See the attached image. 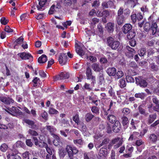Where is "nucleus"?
I'll list each match as a JSON object with an SVG mask.
<instances>
[{
    "instance_id": "obj_33",
    "label": "nucleus",
    "mask_w": 159,
    "mask_h": 159,
    "mask_svg": "<svg viewBox=\"0 0 159 159\" xmlns=\"http://www.w3.org/2000/svg\"><path fill=\"white\" fill-rule=\"evenodd\" d=\"M40 116L45 120H48V114L47 112L44 110H42Z\"/></svg>"
},
{
    "instance_id": "obj_14",
    "label": "nucleus",
    "mask_w": 159,
    "mask_h": 159,
    "mask_svg": "<svg viewBox=\"0 0 159 159\" xmlns=\"http://www.w3.org/2000/svg\"><path fill=\"white\" fill-rule=\"evenodd\" d=\"M107 149L106 148L103 147L100 149L98 155L100 157L105 158L107 157Z\"/></svg>"
},
{
    "instance_id": "obj_26",
    "label": "nucleus",
    "mask_w": 159,
    "mask_h": 159,
    "mask_svg": "<svg viewBox=\"0 0 159 159\" xmlns=\"http://www.w3.org/2000/svg\"><path fill=\"white\" fill-rule=\"evenodd\" d=\"M24 39V38L22 36L16 39L13 43L14 48H15L16 46L18 44H21L23 42Z\"/></svg>"
},
{
    "instance_id": "obj_23",
    "label": "nucleus",
    "mask_w": 159,
    "mask_h": 159,
    "mask_svg": "<svg viewBox=\"0 0 159 159\" xmlns=\"http://www.w3.org/2000/svg\"><path fill=\"white\" fill-rule=\"evenodd\" d=\"M47 0H41L39 1L38 5H36L37 9L39 11H42V7H43Z\"/></svg>"
},
{
    "instance_id": "obj_63",
    "label": "nucleus",
    "mask_w": 159,
    "mask_h": 159,
    "mask_svg": "<svg viewBox=\"0 0 159 159\" xmlns=\"http://www.w3.org/2000/svg\"><path fill=\"white\" fill-rule=\"evenodd\" d=\"M25 143L26 145L28 146L31 147L33 145V143L31 139H27Z\"/></svg>"
},
{
    "instance_id": "obj_52",
    "label": "nucleus",
    "mask_w": 159,
    "mask_h": 159,
    "mask_svg": "<svg viewBox=\"0 0 159 159\" xmlns=\"http://www.w3.org/2000/svg\"><path fill=\"white\" fill-rule=\"evenodd\" d=\"M92 112L94 113L97 114L99 113V110L98 108L95 106L91 108Z\"/></svg>"
},
{
    "instance_id": "obj_64",
    "label": "nucleus",
    "mask_w": 159,
    "mask_h": 159,
    "mask_svg": "<svg viewBox=\"0 0 159 159\" xmlns=\"http://www.w3.org/2000/svg\"><path fill=\"white\" fill-rule=\"evenodd\" d=\"M4 30L5 32H7V33H11L13 31V30L12 29H11L9 26L6 25L4 29Z\"/></svg>"
},
{
    "instance_id": "obj_53",
    "label": "nucleus",
    "mask_w": 159,
    "mask_h": 159,
    "mask_svg": "<svg viewBox=\"0 0 159 159\" xmlns=\"http://www.w3.org/2000/svg\"><path fill=\"white\" fill-rule=\"evenodd\" d=\"M155 53L154 50L152 48H150L148 50V57H149L150 56L152 55Z\"/></svg>"
},
{
    "instance_id": "obj_38",
    "label": "nucleus",
    "mask_w": 159,
    "mask_h": 159,
    "mask_svg": "<svg viewBox=\"0 0 159 159\" xmlns=\"http://www.w3.org/2000/svg\"><path fill=\"white\" fill-rule=\"evenodd\" d=\"M38 146L40 148L45 147L46 146H47V145L45 142L39 140L38 141Z\"/></svg>"
},
{
    "instance_id": "obj_49",
    "label": "nucleus",
    "mask_w": 159,
    "mask_h": 159,
    "mask_svg": "<svg viewBox=\"0 0 159 159\" xmlns=\"http://www.w3.org/2000/svg\"><path fill=\"white\" fill-rule=\"evenodd\" d=\"M84 87L85 89L89 91H91L92 89L90 84L86 83H85Z\"/></svg>"
},
{
    "instance_id": "obj_46",
    "label": "nucleus",
    "mask_w": 159,
    "mask_h": 159,
    "mask_svg": "<svg viewBox=\"0 0 159 159\" xmlns=\"http://www.w3.org/2000/svg\"><path fill=\"white\" fill-rule=\"evenodd\" d=\"M0 22L2 24L5 25L7 24L9 22V20L5 17H2L1 19Z\"/></svg>"
},
{
    "instance_id": "obj_30",
    "label": "nucleus",
    "mask_w": 159,
    "mask_h": 159,
    "mask_svg": "<svg viewBox=\"0 0 159 159\" xmlns=\"http://www.w3.org/2000/svg\"><path fill=\"white\" fill-rule=\"evenodd\" d=\"M144 30L146 32H148L151 30V23L149 22H146L144 25Z\"/></svg>"
},
{
    "instance_id": "obj_10",
    "label": "nucleus",
    "mask_w": 159,
    "mask_h": 159,
    "mask_svg": "<svg viewBox=\"0 0 159 159\" xmlns=\"http://www.w3.org/2000/svg\"><path fill=\"white\" fill-rule=\"evenodd\" d=\"M92 68L96 72H101L103 71V67L99 63H94L92 66Z\"/></svg>"
},
{
    "instance_id": "obj_61",
    "label": "nucleus",
    "mask_w": 159,
    "mask_h": 159,
    "mask_svg": "<svg viewBox=\"0 0 159 159\" xmlns=\"http://www.w3.org/2000/svg\"><path fill=\"white\" fill-rule=\"evenodd\" d=\"M28 15L26 13H24L22 14L20 16V19L21 20L23 21L28 18Z\"/></svg>"
},
{
    "instance_id": "obj_39",
    "label": "nucleus",
    "mask_w": 159,
    "mask_h": 159,
    "mask_svg": "<svg viewBox=\"0 0 159 159\" xmlns=\"http://www.w3.org/2000/svg\"><path fill=\"white\" fill-rule=\"evenodd\" d=\"M150 67L152 71H157L158 70L157 66L154 63H152L150 64Z\"/></svg>"
},
{
    "instance_id": "obj_45",
    "label": "nucleus",
    "mask_w": 159,
    "mask_h": 159,
    "mask_svg": "<svg viewBox=\"0 0 159 159\" xmlns=\"http://www.w3.org/2000/svg\"><path fill=\"white\" fill-rule=\"evenodd\" d=\"M116 78L119 79L121 78L124 75L123 72L121 70L118 71L116 73Z\"/></svg>"
},
{
    "instance_id": "obj_11",
    "label": "nucleus",
    "mask_w": 159,
    "mask_h": 159,
    "mask_svg": "<svg viewBox=\"0 0 159 159\" xmlns=\"http://www.w3.org/2000/svg\"><path fill=\"white\" fill-rule=\"evenodd\" d=\"M121 129V124L119 121H116L113 125L112 130L115 133H118Z\"/></svg>"
},
{
    "instance_id": "obj_19",
    "label": "nucleus",
    "mask_w": 159,
    "mask_h": 159,
    "mask_svg": "<svg viewBox=\"0 0 159 159\" xmlns=\"http://www.w3.org/2000/svg\"><path fill=\"white\" fill-rule=\"evenodd\" d=\"M157 25L156 22L152 21V25H151V30L152 31V34L153 35L155 34L157 31Z\"/></svg>"
},
{
    "instance_id": "obj_17",
    "label": "nucleus",
    "mask_w": 159,
    "mask_h": 159,
    "mask_svg": "<svg viewBox=\"0 0 159 159\" xmlns=\"http://www.w3.org/2000/svg\"><path fill=\"white\" fill-rule=\"evenodd\" d=\"M107 72L109 76H115L116 73V70L114 67L109 68L107 69Z\"/></svg>"
},
{
    "instance_id": "obj_4",
    "label": "nucleus",
    "mask_w": 159,
    "mask_h": 159,
    "mask_svg": "<svg viewBox=\"0 0 159 159\" xmlns=\"http://www.w3.org/2000/svg\"><path fill=\"white\" fill-rule=\"evenodd\" d=\"M131 19L133 24H135L137 20L139 21L143 18V16L140 12L137 13V14H132L131 16Z\"/></svg>"
},
{
    "instance_id": "obj_1",
    "label": "nucleus",
    "mask_w": 159,
    "mask_h": 159,
    "mask_svg": "<svg viewBox=\"0 0 159 159\" xmlns=\"http://www.w3.org/2000/svg\"><path fill=\"white\" fill-rule=\"evenodd\" d=\"M70 159H77L73 157V155L76 154L79 152L78 150L75 147H72L70 145H67L66 148Z\"/></svg>"
},
{
    "instance_id": "obj_13",
    "label": "nucleus",
    "mask_w": 159,
    "mask_h": 159,
    "mask_svg": "<svg viewBox=\"0 0 159 159\" xmlns=\"http://www.w3.org/2000/svg\"><path fill=\"white\" fill-rule=\"evenodd\" d=\"M105 28L108 33H112L115 29V24L111 22H108Z\"/></svg>"
},
{
    "instance_id": "obj_57",
    "label": "nucleus",
    "mask_w": 159,
    "mask_h": 159,
    "mask_svg": "<svg viewBox=\"0 0 159 159\" xmlns=\"http://www.w3.org/2000/svg\"><path fill=\"white\" fill-rule=\"evenodd\" d=\"M136 44V41L134 39H130V45L132 47H134Z\"/></svg>"
},
{
    "instance_id": "obj_15",
    "label": "nucleus",
    "mask_w": 159,
    "mask_h": 159,
    "mask_svg": "<svg viewBox=\"0 0 159 159\" xmlns=\"http://www.w3.org/2000/svg\"><path fill=\"white\" fill-rule=\"evenodd\" d=\"M45 128L47 131L51 135L53 136L55 135H56L55 134L56 131V129L53 126L46 125Z\"/></svg>"
},
{
    "instance_id": "obj_6",
    "label": "nucleus",
    "mask_w": 159,
    "mask_h": 159,
    "mask_svg": "<svg viewBox=\"0 0 159 159\" xmlns=\"http://www.w3.org/2000/svg\"><path fill=\"white\" fill-rule=\"evenodd\" d=\"M67 57L66 53H61L59 55L58 61L62 66L66 64L67 61Z\"/></svg>"
},
{
    "instance_id": "obj_3",
    "label": "nucleus",
    "mask_w": 159,
    "mask_h": 159,
    "mask_svg": "<svg viewBox=\"0 0 159 159\" xmlns=\"http://www.w3.org/2000/svg\"><path fill=\"white\" fill-rule=\"evenodd\" d=\"M17 55L19 56L22 59L24 60H26L30 59L31 61H32L33 60V57L31 54L29 53H26L25 52H22L19 53Z\"/></svg>"
},
{
    "instance_id": "obj_51",
    "label": "nucleus",
    "mask_w": 159,
    "mask_h": 159,
    "mask_svg": "<svg viewBox=\"0 0 159 159\" xmlns=\"http://www.w3.org/2000/svg\"><path fill=\"white\" fill-rule=\"evenodd\" d=\"M122 119L123 125L124 126L126 125L129 121L128 118L125 116H123Z\"/></svg>"
},
{
    "instance_id": "obj_40",
    "label": "nucleus",
    "mask_w": 159,
    "mask_h": 159,
    "mask_svg": "<svg viewBox=\"0 0 159 159\" xmlns=\"http://www.w3.org/2000/svg\"><path fill=\"white\" fill-rule=\"evenodd\" d=\"M132 25L130 24V39L134 38L136 35V33L135 31L131 30L130 29H132Z\"/></svg>"
},
{
    "instance_id": "obj_36",
    "label": "nucleus",
    "mask_w": 159,
    "mask_h": 159,
    "mask_svg": "<svg viewBox=\"0 0 159 159\" xmlns=\"http://www.w3.org/2000/svg\"><path fill=\"white\" fill-rule=\"evenodd\" d=\"M149 139L151 141L155 142L157 141V137L155 134H152L150 135Z\"/></svg>"
},
{
    "instance_id": "obj_2",
    "label": "nucleus",
    "mask_w": 159,
    "mask_h": 159,
    "mask_svg": "<svg viewBox=\"0 0 159 159\" xmlns=\"http://www.w3.org/2000/svg\"><path fill=\"white\" fill-rule=\"evenodd\" d=\"M107 42L108 46L113 50L118 49L120 45L119 42L115 40L114 38L111 37L107 38Z\"/></svg>"
},
{
    "instance_id": "obj_16",
    "label": "nucleus",
    "mask_w": 159,
    "mask_h": 159,
    "mask_svg": "<svg viewBox=\"0 0 159 159\" xmlns=\"http://www.w3.org/2000/svg\"><path fill=\"white\" fill-rule=\"evenodd\" d=\"M53 137L54 138V140L53 141V143L54 145L58 148L60 147L61 146L60 143H61L60 137L57 134L55 135Z\"/></svg>"
},
{
    "instance_id": "obj_55",
    "label": "nucleus",
    "mask_w": 159,
    "mask_h": 159,
    "mask_svg": "<svg viewBox=\"0 0 159 159\" xmlns=\"http://www.w3.org/2000/svg\"><path fill=\"white\" fill-rule=\"evenodd\" d=\"M122 112L123 116H127L129 114V109L128 108H124Z\"/></svg>"
},
{
    "instance_id": "obj_24",
    "label": "nucleus",
    "mask_w": 159,
    "mask_h": 159,
    "mask_svg": "<svg viewBox=\"0 0 159 159\" xmlns=\"http://www.w3.org/2000/svg\"><path fill=\"white\" fill-rule=\"evenodd\" d=\"M107 120L111 124L115 123L117 120L116 117L113 115H109L107 117Z\"/></svg>"
},
{
    "instance_id": "obj_31",
    "label": "nucleus",
    "mask_w": 159,
    "mask_h": 159,
    "mask_svg": "<svg viewBox=\"0 0 159 159\" xmlns=\"http://www.w3.org/2000/svg\"><path fill=\"white\" fill-rule=\"evenodd\" d=\"M16 108L15 107H12L11 108L8 109L9 111L6 110V111L10 114H11L12 115H15L16 111Z\"/></svg>"
},
{
    "instance_id": "obj_47",
    "label": "nucleus",
    "mask_w": 159,
    "mask_h": 159,
    "mask_svg": "<svg viewBox=\"0 0 159 159\" xmlns=\"http://www.w3.org/2000/svg\"><path fill=\"white\" fill-rule=\"evenodd\" d=\"M145 96V94L143 93H136L135 94V97L136 98H139L143 99H144Z\"/></svg>"
},
{
    "instance_id": "obj_50",
    "label": "nucleus",
    "mask_w": 159,
    "mask_h": 159,
    "mask_svg": "<svg viewBox=\"0 0 159 159\" xmlns=\"http://www.w3.org/2000/svg\"><path fill=\"white\" fill-rule=\"evenodd\" d=\"M55 5L53 4L51 7L50 10L48 11V14L49 15L52 14L54 13V11H55Z\"/></svg>"
},
{
    "instance_id": "obj_41",
    "label": "nucleus",
    "mask_w": 159,
    "mask_h": 159,
    "mask_svg": "<svg viewBox=\"0 0 159 159\" xmlns=\"http://www.w3.org/2000/svg\"><path fill=\"white\" fill-rule=\"evenodd\" d=\"M8 146L6 143L2 144L0 147V149L2 151L5 152L8 149Z\"/></svg>"
},
{
    "instance_id": "obj_54",
    "label": "nucleus",
    "mask_w": 159,
    "mask_h": 159,
    "mask_svg": "<svg viewBox=\"0 0 159 159\" xmlns=\"http://www.w3.org/2000/svg\"><path fill=\"white\" fill-rule=\"evenodd\" d=\"M123 8L122 7H120L118 10L117 12V15L116 16H124L123 15Z\"/></svg>"
},
{
    "instance_id": "obj_43",
    "label": "nucleus",
    "mask_w": 159,
    "mask_h": 159,
    "mask_svg": "<svg viewBox=\"0 0 159 159\" xmlns=\"http://www.w3.org/2000/svg\"><path fill=\"white\" fill-rule=\"evenodd\" d=\"M142 107V105H140L139 107V111L141 114L144 115H147L148 114V113H146L145 109L143 108Z\"/></svg>"
},
{
    "instance_id": "obj_8",
    "label": "nucleus",
    "mask_w": 159,
    "mask_h": 159,
    "mask_svg": "<svg viewBox=\"0 0 159 159\" xmlns=\"http://www.w3.org/2000/svg\"><path fill=\"white\" fill-rule=\"evenodd\" d=\"M69 74L66 72H62L61 74L56 77V80H62L67 79L69 77Z\"/></svg>"
},
{
    "instance_id": "obj_7",
    "label": "nucleus",
    "mask_w": 159,
    "mask_h": 159,
    "mask_svg": "<svg viewBox=\"0 0 159 159\" xmlns=\"http://www.w3.org/2000/svg\"><path fill=\"white\" fill-rule=\"evenodd\" d=\"M6 154L7 159H22L20 156L12 151L7 152Z\"/></svg>"
},
{
    "instance_id": "obj_56",
    "label": "nucleus",
    "mask_w": 159,
    "mask_h": 159,
    "mask_svg": "<svg viewBox=\"0 0 159 159\" xmlns=\"http://www.w3.org/2000/svg\"><path fill=\"white\" fill-rule=\"evenodd\" d=\"M73 120L76 123H78L80 121L79 115L76 114L75 116L73 117Z\"/></svg>"
},
{
    "instance_id": "obj_37",
    "label": "nucleus",
    "mask_w": 159,
    "mask_h": 159,
    "mask_svg": "<svg viewBox=\"0 0 159 159\" xmlns=\"http://www.w3.org/2000/svg\"><path fill=\"white\" fill-rule=\"evenodd\" d=\"M40 81L39 79L37 77H35L32 80V82L34 83L33 86L34 87H37L38 84V82Z\"/></svg>"
},
{
    "instance_id": "obj_42",
    "label": "nucleus",
    "mask_w": 159,
    "mask_h": 159,
    "mask_svg": "<svg viewBox=\"0 0 159 159\" xmlns=\"http://www.w3.org/2000/svg\"><path fill=\"white\" fill-rule=\"evenodd\" d=\"M120 86L121 88H124L125 86V79L122 78L120 80Z\"/></svg>"
},
{
    "instance_id": "obj_34",
    "label": "nucleus",
    "mask_w": 159,
    "mask_h": 159,
    "mask_svg": "<svg viewBox=\"0 0 159 159\" xmlns=\"http://www.w3.org/2000/svg\"><path fill=\"white\" fill-rule=\"evenodd\" d=\"M48 113L50 114H57L59 112L56 109L52 107H49Z\"/></svg>"
},
{
    "instance_id": "obj_60",
    "label": "nucleus",
    "mask_w": 159,
    "mask_h": 159,
    "mask_svg": "<svg viewBox=\"0 0 159 159\" xmlns=\"http://www.w3.org/2000/svg\"><path fill=\"white\" fill-rule=\"evenodd\" d=\"M139 134V133L138 132H134L133 134H131V136H130V140H133V139H136L137 137L136 136V135H138Z\"/></svg>"
},
{
    "instance_id": "obj_21",
    "label": "nucleus",
    "mask_w": 159,
    "mask_h": 159,
    "mask_svg": "<svg viewBox=\"0 0 159 159\" xmlns=\"http://www.w3.org/2000/svg\"><path fill=\"white\" fill-rule=\"evenodd\" d=\"M48 60L47 56L45 54H43L38 59V62L40 64L45 63Z\"/></svg>"
},
{
    "instance_id": "obj_59",
    "label": "nucleus",
    "mask_w": 159,
    "mask_h": 159,
    "mask_svg": "<svg viewBox=\"0 0 159 159\" xmlns=\"http://www.w3.org/2000/svg\"><path fill=\"white\" fill-rule=\"evenodd\" d=\"M138 0H130V5L132 7H134L136 5Z\"/></svg>"
},
{
    "instance_id": "obj_29",
    "label": "nucleus",
    "mask_w": 159,
    "mask_h": 159,
    "mask_svg": "<svg viewBox=\"0 0 159 159\" xmlns=\"http://www.w3.org/2000/svg\"><path fill=\"white\" fill-rule=\"evenodd\" d=\"M94 117L93 115L91 112L88 113L86 114L85 116V119L87 122L90 121Z\"/></svg>"
},
{
    "instance_id": "obj_62",
    "label": "nucleus",
    "mask_w": 159,
    "mask_h": 159,
    "mask_svg": "<svg viewBox=\"0 0 159 159\" xmlns=\"http://www.w3.org/2000/svg\"><path fill=\"white\" fill-rule=\"evenodd\" d=\"M66 152L64 149H60L59 151V154L60 157H64L66 155Z\"/></svg>"
},
{
    "instance_id": "obj_35",
    "label": "nucleus",
    "mask_w": 159,
    "mask_h": 159,
    "mask_svg": "<svg viewBox=\"0 0 159 159\" xmlns=\"http://www.w3.org/2000/svg\"><path fill=\"white\" fill-rule=\"evenodd\" d=\"M146 49L145 48H142L139 51L138 53L140 57H142L146 54Z\"/></svg>"
},
{
    "instance_id": "obj_58",
    "label": "nucleus",
    "mask_w": 159,
    "mask_h": 159,
    "mask_svg": "<svg viewBox=\"0 0 159 159\" xmlns=\"http://www.w3.org/2000/svg\"><path fill=\"white\" fill-rule=\"evenodd\" d=\"M69 131V129H66L65 130H61L60 131L61 134L64 136L65 137H67V135L66 134V133H68Z\"/></svg>"
},
{
    "instance_id": "obj_48",
    "label": "nucleus",
    "mask_w": 159,
    "mask_h": 159,
    "mask_svg": "<svg viewBox=\"0 0 159 159\" xmlns=\"http://www.w3.org/2000/svg\"><path fill=\"white\" fill-rule=\"evenodd\" d=\"M155 41L154 39L148 40L146 43V45L149 47L153 46L154 45Z\"/></svg>"
},
{
    "instance_id": "obj_27",
    "label": "nucleus",
    "mask_w": 159,
    "mask_h": 159,
    "mask_svg": "<svg viewBox=\"0 0 159 159\" xmlns=\"http://www.w3.org/2000/svg\"><path fill=\"white\" fill-rule=\"evenodd\" d=\"M156 117L157 115L156 113L150 115L149 117L148 118V123L150 124L152 123L155 120Z\"/></svg>"
},
{
    "instance_id": "obj_18",
    "label": "nucleus",
    "mask_w": 159,
    "mask_h": 159,
    "mask_svg": "<svg viewBox=\"0 0 159 159\" xmlns=\"http://www.w3.org/2000/svg\"><path fill=\"white\" fill-rule=\"evenodd\" d=\"M122 31L123 32L126 34L128 33L127 35V38L128 39H129V24H126L124 25L122 28Z\"/></svg>"
},
{
    "instance_id": "obj_25",
    "label": "nucleus",
    "mask_w": 159,
    "mask_h": 159,
    "mask_svg": "<svg viewBox=\"0 0 159 159\" xmlns=\"http://www.w3.org/2000/svg\"><path fill=\"white\" fill-rule=\"evenodd\" d=\"M98 84H102L104 81V75L103 71L100 72L98 76Z\"/></svg>"
},
{
    "instance_id": "obj_9",
    "label": "nucleus",
    "mask_w": 159,
    "mask_h": 159,
    "mask_svg": "<svg viewBox=\"0 0 159 159\" xmlns=\"http://www.w3.org/2000/svg\"><path fill=\"white\" fill-rule=\"evenodd\" d=\"M75 51L77 53L81 56L84 55L85 52L83 51L81 46L77 43H75Z\"/></svg>"
},
{
    "instance_id": "obj_20",
    "label": "nucleus",
    "mask_w": 159,
    "mask_h": 159,
    "mask_svg": "<svg viewBox=\"0 0 159 159\" xmlns=\"http://www.w3.org/2000/svg\"><path fill=\"white\" fill-rule=\"evenodd\" d=\"M135 80L137 82H139V84L141 87L145 88L147 86L148 83L145 80L141 79H138V81L136 79Z\"/></svg>"
},
{
    "instance_id": "obj_28",
    "label": "nucleus",
    "mask_w": 159,
    "mask_h": 159,
    "mask_svg": "<svg viewBox=\"0 0 159 159\" xmlns=\"http://www.w3.org/2000/svg\"><path fill=\"white\" fill-rule=\"evenodd\" d=\"M153 102L156 105L153 107V109L155 111L159 112V104L158 100H153Z\"/></svg>"
},
{
    "instance_id": "obj_22",
    "label": "nucleus",
    "mask_w": 159,
    "mask_h": 159,
    "mask_svg": "<svg viewBox=\"0 0 159 159\" xmlns=\"http://www.w3.org/2000/svg\"><path fill=\"white\" fill-rule=\"evenodd\" d=\"M125 20L124 16H116V20L117 24L119 25L123 24L125 21Z\"/></svg>"
},
{
    "instance_id": "obj_5",
    "label": "nucleus",
    "mask_w": 159,
    "mask_h": 159,
    "mask_svg": "<svg viewBox=\"0 0 159 159\" xmlns=\"http://www.w3.org/2000/svg\"><path fill=\"white\" fill-rule=\"evenodd\" d=\"M24 122L30 126L32 129L37 130L39 129V126L35 124L34 121L29 119H25L23 120Z\"/></svg>"
},
{
    "instance_id": "obj_32",
    "label": "nucleus",
    "mask_w": 159,
    "mask_h": 159,
    "mask_svg": "<svg viewBox=\"0 0 159 159\" xmlns=\"http://www.w3.org/2000/svg\"><path fill=\"white\" fill-rule=\"evenodd\" d=\"M28 133L30 135L33 136H36L38 135L39 134L36 131L34 130L33 129H29L28 131Z\"/></svg>"
},
{
    "instance_id": "obj_44",
    "label": "nucleus",
    "mask_w": 159,
    "mask_h": 159,
    "mask_svg": "<svg viewBox=\"0 0 159 159\" xmlns=\"http://www.w3.org/2000/svg\"><path fill=\"white\" fill-rule=\"evenodd\" d=\"M63 3L65 6H70L72 4V2L71 0H64Z\"/></svg>"
},
{
    "instance_id": "obj_12",
    "label": "nucleus",
    "mask_w": 159,
    "mask_h": 159,
    "mask_svg": "<svg viewBox=\"0 0 159 159\" xmlns=\"http://www.w3.org/2000/svg\"><path fill=\"white\" fill-rule=\"evenodd\" d=\"M86 74L87 79L88 80L92 79L94 80V78H95V76L93 75L92 70L89 66L86 68Z\"/></svg>"
}]
</instances>
